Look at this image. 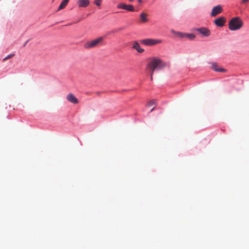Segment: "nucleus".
<instances>
[{
    "label": "nucleus",
    "instance_id": "obj_1",
    "mask_svg": "<svg viewBox=\"0 0 249 249\" xmlns=\"http://www.w3.org/2000/svg\"><path fill=\"white\" fill-rule=\"evenodd\" d=\"M165 66V64L162 62L160 58L153 57L147 64L146 69L149 71L150 75H153L155 70L161 69Z\"/></svg>",
    "mask_w": 249,
    "mask_h": 249
},
{
    "label": "nucleus",
    "instance_id": "obj_2",
    "mask_svg": "<svg viewBox=\"0 0 249 249\" xmlns=\"http://www.w3.org/2000/svg\"><path fill=\"white\" fill-rule=\"evenodd\" d=\"M243 25V21L239 17L232 18L229 22V29L231 31H236L241 29Z\"/></svg>",
    "mask_w": 249,
    "mask_h": 249
},
{
    "label": "nucleus",
    "instance_id": "obj_3",
    "mask_svg": "<svg viewBox=\"0 0 249 249\" xmlns=\"http://www.w3.org/2000/svg\"><path fill=\"white\" fill-rule=\"evenodd\" d=\"M103 39L104 38L103 37H99L95 39L87 42L84 44V47L86 49L95 47L102 42Z\"/></svg>",
    "mask_w": 249,
    "mask_h": 249
},
{
    "label": "nucleus",
    "instance_id": "obj_4",
    "mask_svg": "<svg viewBox=\"0 0 249 249\" xmlns=\"http://www.w3.org/2000/svg\"><path fill=\"white\" fill-rule=\"evenodd\" d=\"M141 42L146 46H153L160 43L161 40L156 39L146 38L142 40Z\"/></svg>",
    "mask_w": 249,
    "mask_h": 249
},
{
    "label": "nucleus",
    "instance_id": "obj_5",
    "mask_svg": "<svg viewBox=\"0 0 249 249\" xmlns=\"http://www.w3.org/2000/svg\"><path fill=\"white\" fill-rule=\"evenodd\" d=\"M223 11V8L221 5H218L213 8L211 12L210 15L212 17H215L218 14L222 13Z\"/></svg>",
    "mask_w": 249,
    "mask_h": 249
},
{
    "label": "nucleus",
    "instance_id": "obj_6",
    "mask_svg": "<svg viewBox=\"0 0 249 249\" xmlns=\"http://www.w3.org/2000/svg\"><path fill=\"white\" fill-rule=\"evenodd\" d=\"M226 22V19L225 17L221 16L214 20L213 22L217 26L222 27L224 26Z\"/></svg>",
    "mask_w": 249,
    "mask_h": 249
},
{
    "label": "nucleus",
    "instance_id": "obj_7",
    "mask_svg": "<svg viewBox=\"0 0 249 249\" xmlns=\"http://www.w3.org/2000/svg\"><path fill=\"white\" fill-rule=\"evenodd\" d=\"M117 7L120 9L126 10L129 11H134V7L132 5H127L124 3H120L117 5Z\"/></svg>",
    "mask_w": 249,
    "mask_h": 249
},
{
    "label": "nucleus",
    "instance_id": "obj_8",
    "mask_svg": "<svg viewBox=\"0 0 249 249\" xmlns=\"http://www.w3.org/2000/svg\"><path fill=\"white\" fill-rule=\"evenodd\" d=\"M195 30L199 32L204 36H209L210 35V31L206 28H196Z\"/></svg>",
    "mask_w": 249,
    "mask_h": 249
},
{
    "label": "nucleus",
    "instance_id": "obj_9",
    "mask_svg": "<svg viewBox=\"0 0 249 249\" xmlns=\"http://www.w3.org/2000/svg\"><path fill=\"white\" fill-rule=\"evenodd\" d=\"M212 69L216 72H226L227 70L226 69L219 68L216 63L213 62L212 63Z\"/></svg>",
    "mask_w": 249,
    "mask_h": 249
},
{
    "label": "nucleus",
    "instance_id": "obj_10",
    "mask_svg": "<svg viewBox=\"0 0 249 249\" xmlns=\"http://www.w3.org/2000/svg\"><path fill=\"white\" fill-rule=\"evenodd\" d=\"M68 101L73 104L78 103V100L77 98L71 93L68 94L66 97Z\"/></svg>",
    "mask_w": 249,
    "mask_h": 249
},
{
    "label": "nucleus",
    "instance_id": "obj_11",
    "mask_svg": "<svg viewBox=\"0 0 249 249\" xmlns=\"http://www.w3.org/2000/svg\"><path fill=\"white\" fill-rule=\"evenodd\" d=\"M77 3L80 7H86L89 6V0H77Z\"/></svg>",
    "mask_w": 249,
    "mask_h": 249
},
{
    "label": "nucleus",
    "instance_id": "obj_12",
    "mask_svg": "<svg viewBox=\"0 0 249 249\" xmlns=\"http://www.w3.org/2000/svg\"><path fill=\"white\" fill-rule=\"evenodd\" d=\"M132 48L135 49L139 53H142L144 52V49L141 48L139 44L137 41H134L133 42Z\"/></svg>",
    "mask_w": 249,
    "mask_h": 249
},
{
    "label": "nucleus",
    "instance_id": "obj_13",
    "mask_svg": "<svg viewBox=\"0 0 249 249\" xmlns=\"http://www.w3.org/2000/svg\"><path fill=\"white\" fill-rule=\"evenodd\" d=\"M147 16L148 15L145 13H142L140 15V18L142 22L144 23L148 21Z\"/></svg>",
    "mask_w": 249,
    "mask_h": 249
},
{
    "label": "nucleus",
    "instance_id": "obj_14",
    "mask_svg": "<svg viewBox=\"0 0 249 249\" xmlns=\"http://www.w3.org/2000/svg\"><path fill=\"white\" fill-rule=\"evenodd\" d=\"M171 32L177 37L179 38H184L185 36V33H183L179 32H176L174 30H172Z\"/></svg>",
    "mask_w": 249,
    "mask_h": 249
},
{
    "label": "nucleus",
    "instance_id": "obj_15",
    "mask_svg": "<svg viewBox=\"0 0 249 249\" xmlns=\"http://www.w3.org/2000/svg\"><path fill=\"white\" fill-rule=\"evenodd\" d=\"M69 0H63L61 2L58 10H61L65 8L67 5Z\"/></svg>",
    "mask_w": 249,
    "mask_h": 249
},
{
    "label": "nucleus",
    "instance_id": "obj_16",
    "mask_svg": "<svg viewBox=\"0 0 249 249\" xmlns=\"http://www.w3.org/2000/svg\"><path fill=\"white\" fill-rule=\"evenodd\" d=\"M185 37H187L190 40H193L196 38V35L193 34H185Z\"/></svg>",
    "mask_w": 249,
    "mask_h": 249
},
{
    "label": "nucleus",
    "instance_id": "obj_17",
    "mask_svg": "<svg viewBox=\"0 0 249 249\" xmlns=\"http://www.w3.org/2000/svg\"><path fill=\"white\" fill-rule=\"evenodd\" d=\"M15 56V54L14 53H12V54H9L8 55H7L6 57H5L3 60L2 61H5V60L8 59H10L13 57H14Z\"/></svg>",
    "mask_w": 249,
    "mask_h": 249
},
{
    "label": "nucleus",
    "instance_id": "obj_18",
    "mask_svg": "<svg viewBox=\"0 0 249 249\" xmlns=\"http://www.w3.org/2000/svg\"><path fill=\"white\" fill-rule=\"evenodd\" d=\"M102 0H95L94 3L98 6H100L101 4Z\"/></svg>",
    "mask_w": 249,
    "mask_h": 249
},
{
    "label": "nucleus",
    "instance_id": "obj_19",
    "mask_svg": "<svg viewBox=\"0 0 249 249\" xmlns=\"http://www.w3.org/2000/svg\"><path fill=\"white\" fill-rule=\"evenodd\" d=\"M154 105H156V102L155 101L152 100L148 102L147 106H148V107H151Z\"/></svg>",
    "mask_w": 249,
    "mask_h": 249
},
{
    "label": "nucleus",
    "instance_id": "obj_20",
    "mask_svg": "<svg viewBox=\"0 0 249 249\" xmlns=\"http://www.w3.org/2000/svg\"><path fill=\"white\" fill-rule=\"evenodd\" d=\"M249 1V0H242L241 3L242 4H246Z\"/></svg>",
    "mask_w": 249,
    "mask_h": 249
},
{
    "label": "nucleus",
    "instance_id": "obj_21",
    "mask_svg": "<svg viewBox=\"0 0 249 249\" xmlns=\"http://www.w3.org/2000/svg\"><path fill=\"white\" fill-rule=\"evenodd\" d=\"M153 75H150V79H151V80L152 81L153 80Z\"/></svg>",
    "mask_w": 249,
    "mask_h": 249
},
{
    "label": "nucleus",
    "instance_id": "obj_22",
    "mask_svg": "<svg viewBox=\"0 0 249 249\" xmlns=\"http://www.w3.org/2000/svg\"><path fill=\"white\" fill-rule=\"evenodd\" d=\"M138 0L140 3H141L142 2V0Z\"/></svg>",
    "mask_w": 249,
    "mask_h": 249
},
{
    "label": "nucleus",
    "instance_id": "obj_23",
    "mask_svg": "<svg viewBox=\"0 0 249 249\" xmlns=\"http://www.w3.org/2000/svg\"><path fill=\"white\" fill-rule=\"evenodd\" d=\"M155 108V107H154L153 108H152V109L151 110V112H152Z\"/></svg>",
    "mask_w": 249,
    "mask_h": 249
},
{
    "label": "nucleus",
    "instance_id": "obj_24",
    "mask_svg": "<svg viewBox=\"0 0 249 249\" xmlns=\"http://www.w3.org/2000/svg\"><path fill=\"white\" fill-rule=\"evenodd\" d=\"M27 42H28V41H27L25 43V44H24V46H25V45L26 44V43H27Z\"/></svg>",
    "mask_w": 249,
    "mask_h": 249
},
{
    "label": "nucleus",
    "instance_id": "obj_25",
    "mask_svg": "<svg viewBox=\"0 0 249 249\" xmlns=\"http://www.w3.org/2000/svg\"><path fill=\"white\" fill-rule=\"evenodd\" d=\"M130 1L132 2L134 0H129Z\"/></svg>",
    "mask_w": 249,
    "mask_h": 249
}]
</instances>
